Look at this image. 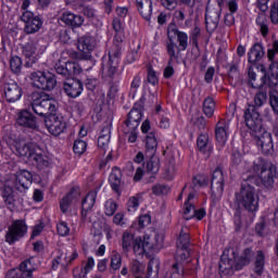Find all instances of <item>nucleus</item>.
<instances>
[{"label":"nucleus","instance_id":"47","mask_svg":"<svg viewBox=\"0 0 278 278\" xmlns=\"http://www.w3.org/2000/svg\"><path fill=\"white\" fill-rule=\"evenodd\" d=\"M155 273H160V258L157 257H152L148 264V275L151 277Z\"/></svg>","mask_w":278,"mask_h":278},{"label":"nucleus","instance_id":"44","mask_svg":"<svg viewBox=\"0 0 278 278\" xmlns=\"http://www.w3.org/2000/svg\"><path fill=\"white\" fill-rule=\"evenodd\" d=\"M159 127L161 129H168L170 127V113L162 111L159 114Z\"/></svg>","mask_w":278,"mask_h":278},{"label":"nucleus","instance_id":"60","mask_svg":"<svg viewBox=\"0 0 278 278\" xmlns=\"http://www.w3.org/2000/svg\"><path fill=\"white\" fill-rule=\"evenodd\" d=\"M150 243L153 244L152 249H160L164 244V235L154 232V242L150 241Z\"/></svg>","mask_w":278,"mask_h":278},{"label":"nucleus","instance_id":"53","mask_svg":"<svg viewBox=\"0 0 278 278\" xmlns=\"http://www.w3.org/2000/svg\"><path fill=\"white\" fill-rule=\"evenodd\" d=\"M56 231L59 236L64 237L71 233V228H68V224H66L65 222H61L56 225Z\"/></svg>","mask_w":278,"mask_h":278},{"label":"nucleus","instance_id":"26","mask_svg":"<svg viewBox=\"0 0 278 278\" xmlns=\"http://www.w3.org/2000/svg\"><path fill=\"white\" fill-rule=\"evenodd\" d=\"M264 55H266L264 46H262V43H254L248 52V62L250 64H257Z\"/></svg>","mask_w":278,"mask_h":278},{"label":"nucleus","instance_id":"22","mask_svg":"<svg viewBox=\"0 0 278 278\" xmlns=\"http://www.w3.org/2000/svg\"><path fill=\"white\" fill-rule=\"evenodd\" d=\"M197 144L200 153H202L205 157H210L212 155L214 148L212 147V142H210V135L200 134L197 140Z\"/></svg>","mask_w":278,"mask_h":278},{"label":"nucleus","instance_id":"30","mask_svg":"<svg viewBox=\"0 0 278 278\" xmlns=\"http://www.w3.org/2000/svg\"><path fill=\"white\" fill-rule=\"evenodd\" d=\"M123 179V173L121 172L119 168L114 167L109 176V182L114 190V192H117V194L121 192V184Z\"/></svg>","mask_w":278,"mask_h":278},{"label":"nucleus","instance_id":"52","mask_svg":"<svg viewBox=\"0 0 278 278\" xmlns=\"http://www.w3.org/2000/svg\"><path fill=\"white\" fill-rule=\"evenodd\" d=\"M218 23H220V20H214L212 17H205L206 30L210 31V33L216 31V28L218 27Z\"/></svg>","mask_w":278,"mask_h":278},{"label":"nucleus","instance_id":"46","mask_svg":"<svg viewBox=\"0 0 278 278\" xmlns=\"http://www.w3.org/2000/svg\"><path fill=\"white\" fill-rule=\"evenodd\" d=\"M123 264V257L121 256V253L113 251L111 255V268L113 270H118Z\"/></svg>","mask_w":278,"mask_h":278},{"label":"nucleus","instance_id":"6","mask_svg":"<svg viewBox=\"0 0 278 278\" xmlns=\"http://www.w3.org/2000/svg\"><path fill=\"white\" fill-rule=\"evenodd\" d=\"M253 173L258 177L264 188H273L275 186V179H277L278 175L277 165L258 159L253 163Z\"/></svg>","mask_w":278,"mask_h":278},{"label":"nucleus","instance_id":"13","mask_svg":"<svg viewBox=\"0 0 278 278\" xmlns=\"http://www.w3.org/2000/svg\"><path fill=\"white\" fill-rule=\"evenodd\" d=\"M46 127L52 136H60V134H64L66 131V121H64V116L58 114H50L45 119Z\"/></svg>","mask_w":278,"mask_h":278},{"label":"nucleus","instance_id":"5","mask_svg":"<svg viewBox=\"0 0 278 278\" xmlns=\"http://www.w3.org/2000/svg\"><path fill=\"white\" fill-rule=\"evenodd\" d=\"M268 98L266 91H258L254 96V105H249L244 111V121L247 127L252 131H257L262 127V119H260V112L256 108H262Z\"/></svg>","mask_w":278,"mask_h":278},{"label":"nucleus","instance_id":"33","mask_svg":"<svg viewBox=\"0 0 278 278\" xmlns=\"http://www.w3.org/2000/svg\"><path fill=\"white\" fill-rule=\"evenodd\" d=\"M170 34H172L170 31L167 33L168 41L166 42V51L169 56L168 62H173V60H177V53L181 51L179 46H177V43H175V41L173 40V36H170Z\"/></svg>","mask_w":278,"mask_h":278},{"label":"nucleus","instance_id":"38","mask_svg":"<svg viewBox=\"0 0 278 278\" xmlns=\"http://www.w3.org/2000/svg\"><path fill=\"white\" fill-rule=\"evenodd\" d=\"M188 247H190V232L188 227H182L177 240V249H188Z\"/></svg>","mask_w":278,"mask_h":278},{"label":"nucleus","instance_id":"23","mask_svg":"<svg viewBox=\"0 0 278 278\" xmlns=\"http://www.w3.org/2000/svg\"><path fill=\"white\" fill-rule=\"evenodd\" d=\"M60 21L65 25H68V27H81V25H84V17L71 11L63 12Z\"/></svg>","mask_w":278,"mask_h":278},{"label":"nucleus","instance_id":"10","mask_svg":"<svg viewBox=\"0 0 278 278\" xmlns=\"http://www.w3.org/2000/svg\"><path fill=\"white\" fill-rule=\"evenodd\" d=\"M30 79L35 88L39 90H53L55 88V76L49 72H35L30 74Z\"/></svg>","mask_w":278,"mask_h":278},{"label":"nucleus","instance_id":"58","mask_svg":"<svg viewBox=\"0 0 278 278\" xmlns=\"http://www.w3.org/2000/svg\"><path fill=\"white\" fill-rule=\"evenodd\" d=\"M168 187L166 185H155L152 187L153 194L160 197V194H168Z\"/></svg>","mask_w":278,"mask_h":278},{"label":"nucleus","instance_id":"27","mask_svg":"<svg viewBox=\"0 0 278 278\" xmlns=\"http://www.w3.org/2000/svg\"><path fill=\"white\" fill-rule=\"evenodd\" d=\"M78 256L79 254L77 253V251H67L56 256V258L52 262V267L58 268L60 264H62L63 266H66V264H71L72 262H75V260H77Z\"/></svg>","mask_w":278,"mask_h":278},{"label":"nucleus","instance_id":"28","mask_svg":"<svg viewBox=\"0 0 278 278\" xmlns=\"http://www.w3.org/2000/svg\"><path fill=\"white\" fill-rule=\"evenodd\" d=\"M142 121V113L138 109H132L128 113V118L125 122L124 127H129L130 129H138L140 122Z\"/></svg>","mask_w":278,"mask_h":278},{"label":"nucleus","instance_id":"42","mask_svg":"<svg viewBox=\"0 0 278 278\" xmlns=\"http://www.w3.org/2000/svg\"><path fill=\"white\" fill-rule=\"evenodd\" d=\"M173 33L177 38L180 51H186V49H188V34L179 30H173Z\"/></svg>","mask_w":278,"mask_h":278},{"label":"nucleus","instance_id":"32","mask_svg":"<svg viewBox=\"0 0 278 278\" xmlns=\"http://www.w3.org/2000/svg\"><path fill=\"white\" fill-rule=\"evenodd\" d=\"M157 151V139L154 132H149L146 136V153L148 157H153Z\"/></svg>","mask_w":278,"mask_h":278},{"label":"nucleus","instance_id":"9","mask_svg":"<svg viewBox=\"0 0 278 278\" xmlns=\"http://www.w3.org/2000/svg\"><path fill=\"white\" fill-rule=\"evenodd\" d=\"M22 55L26 60V66L30 67L38 62V58H40L42 50L40 49V45L36 39H28L27 42L21 46Z\"/></svg>","mask_w":278,"mask_h":278},{"label":"nucleus","instance_id":"56","mask_svg":"<svg viewBox=\"0 0 278 278\" xmlns=\"http://www.w3.org/2000/svg\"><path fill=\"white\" fill-rule=\"evenodd\" d=\"M192 218H197L198 220H203L205 218V210L204 208H199L193 211L189 216L186 217V220H190Z\"/></svg>","mask_w":278,"mask_h":278},{"label":"nucleus","instance_id":"24","mask_svg":"<svg viewBox=\"0 0 278 278\" xmlns=\"http://www.w3.org/2000/svg\"><path fill=\"white\" fill-rule=\"evenodd\" d=\"M136 5L142 18H144V21H151V15L153 14V1L136 0Z\"/></svg>","mask_w":278,"mask_h":278},{"label":"nucleus","instance_id":"17","mask_svg":"<svg viewBox=\"0 0 278 278\" xmlns=\"http://www.w3.org/2000/svg\"><path fill=\"white\" fill-rule=\"evenodd\" d=\"M256 144L261 148L263 155H273V153H275L273 136L268 131H265L261 136H257Z\"/></svg>","mask_w":278,"mask_h":278},{"label":"nucleus","instance_id":"8","mask_svg":"<svg viewBox=\"0 0 278 278\" xmlns=\"http://www.w3.org/2000/svg\"><path fill=\"white\" fill-rule=\"evenodd\" d=\"M232 258L227 256L222 257L219 262V270H242L244 266H249L251 264V260H253V250L245 249L243 255L238 260L236 258V252H232Z\"/></svg>","mask_w":278,"mask_h":278},{"label":"nucleus","instance_id":"3","mask_svg":"<svg viewBox=\"0 0 278 278\" xmlns=\"http://www.w3.org/2000/svg\"><path fill=\"white\" fill-rule=\"evenodd\" d=\"M251 177H249L239 192L235 195V224L240 225V208L244 207L247 212H257L260 207V197L255 193V187L251 186Z\"/></svg>","mask_w":278,"mask_h":278},{"label":"nucleus","instance_id":"4","mask_svg":"<svg viewBox=\"0 0 278 278\" xmlns=\"http://www.w3.org/2000/svg\"><path fill=\"white\" fill-rule=\"evenodd\" d=\"M119 245L122 247L123 253L132 251L137 256L144 255V253L153 249V243H151V237L149 235L136 237L127 230L122 233Z\"/></svg>","mask_w":278,"mask_h":278},{"label":"nucleus","instance_id":"48","mask_svg":"<svg viewBox=\"0 0 278 278\" xmlns=\"http://www.w3.org/2000/svg\"><path fill=\"white\" fill-rule=\"evenodd\" d=\"M10 67L12 73H21V68H23V61L21 56H12L10 60Z\"/></svg>","mask_w":278,"mask_h":278},{"label":"nucleus","instance_id":"43","mask_svg":"<svg viewBox=\"0 0 278 278\" xmlns=\"http://www.w3.org/2000/svg\"><path fill=\"white\" fill-rule=\"evenodd\" d=\"M97 202V191H90L87 193L85 199L83 200V207L85 210H91L94 207V203Z\"/></svg>","mask_w":278,"mask_h":278},{"label":"nucleus","instance_id":"50","mask_svg":"<svg viewBox=\"0 0 278 278\" xmlns=\"http://www.w3.org/2000/svg\"><path fill=\"white\" fill-rule=\"evenodd\" d=\"M88 148V144L84 140H75L74 142V153L77 155H83V153H86V149Z\"/></svg>","mask_w":278,"mask_h":278},{"label":"nucleus","instance_id":"19","mask_svg":"<svg viewBox=\"0 0 278 278\" xmlns=\"http://www.w3.org/2000/svg\"><path fill=\"white\" fill-rule=\"evenodd\" d=\"M31 181H34V176L29 173V170H21L15 175V189L20 192L23 190H28L29 186H31Z\"/></svg>","mask_w":278,"mask_h":278},{"label":"nucleus","instance_id":"40","mask_svg":"<svg viewBox=\"0 0 278 278\" xmlns=\"http://www.w3.org/2000/svg\"><path fill=\"white\" fill-rule=\"evenodd\" d=\"M214 110H216V102L211 97H207L203 102V113L207 118H212L214 116Z\"/></svg>","mask_w":278,"mask_h":278},{"label":"nucleus","instance_id":"41","mask_svg":"<svg viewBox=\"0 0 278 278\" xmlns=\"http://www.w3.org/2000/svg\"><path fill=\"white\" fill-rule=\"evenodd\" d=\"M40 27H42V21L40 17H35L26 24L25 31L26 34H36V31H40Z\"/></svg>","mask_w":278,"mask_h":278},{"label":"nucleus","instance_id":"15","mask_svg":"<svg viewBox=\"0 0 278 278\" xmlns=\"http://www.w3.org/2000/svg\"><path fill=\"white\" fill-rule=\"evenodd\" d=\"M225 190V174L223 169L217 167L213 172L211 180V192L213 197H220Z\"/></svg>","mask_w":278,"mask_h":278},{"label":"nucleus","instance_id":"49","mask_svg":"<svg viewBox=\"0 0 278 278\" xmlns=\"http://www.w3.org/2000/svg\"><path fill=\"white\" fill-rule=\"evenodd\" d=\"M118 205L116 204V202L114 200H108L104 204V214L106 216H114V214L116 213Z\"/></svg>","mask_w":278,"mask_h":278},{"label":"nucleus","instance_id":"35","mask_svg":"<svg viewBox=\"0 0 278 278\" xmlns=\"http://www.w3.org/2000/svg\"><path fill=\"white\" fill-rule=\"evenodd\" d=\"M146 266L140 261L135 260L131 263L130 270L132 273V277L135 278H150L149 273L146 274Z\"/></svg>","mask_w":278,"mask_h":278},{"label":"nucleus","instance_id":"16","mask_svg":"<svg viewBox=\"0 0 278 278\" xmlns=\"http://www.w3.org/2000/svg\"><path fill=\"white\" fill-rule=\"evenodd\" d=\"M16 124L20 127H26V129H38V123L36 122V116L34 113L27 110H21L16 113L15 117Z\"/></svg>","mask_w":278,"mask_h":278},{"label":"nucleus","instance_id":"20","mask_svg":"<svg viewBox=\"0 0 278 278\" xmlns=\"http://www.w3.org/2000/svg\"><path fill=\"white\" fill-rule=\"evenodd\" d=\"M4 97L9 103H16L23 97V89L16 83L4 85Z\"/></svg>","mask_w":278,"mask_h":278},{"label":"nucleus","instance_id":"1","mask_svg":"<svg viewBox=\"0 0 278 278\" xmlns=\"http://www.w3.org/2000/svg\"><path fill=\"white\" fill-rule=\"evenodd\" d=\"M255 65H251L248 70V84L251 88H269V103L271 105V110H274L275 114H278V65H270V76L264 75L257 80V74L255 71Z\"/></svg>","mask_w":278,"mask_h":278},{"label":"nucleus","instance_id":"36","mask_svg":"<svg viewBox=\"0 0 278 278\" xmlns=\"http://www.w3.org/2000/svg\"><path fill=\"white\" fill-rule=\"evenodd\" d=\"M112 129L110 126H105L102 128L101 135L98 138V147L103 149L104 151L110 146V138H111Z\"/></svg>","mask_w":278,"mask_h":278},{"label":"nucleus","instance_id":"62","mask_svg":"<svg viewBox=\"0 0 278 278\" xmlns=\"http://www.w3.org/2000/svg\"><path fill=\"white\" fill-rule=\"evenodd\" d=\"M54 71L58 73V75H62V77H65V79H68V73L66 70V65H62L61 63H56L54 65Z\"/></svg>","mask_w":278,"mask_h":278},{"label":"nucleus","instance_id":"45","mask_svg":"<svg viewBox=\"0 0 278 278\" xmlns=\"http://www.w3.org/2000/svg\"><path fill=\"white\" fill-rule=\"evenodd\" d=\"M150 160L148 161L146 168L149 173H157L160 170V159L155 157V155L148 156Z\"/></svg>","mask_w":278,"mask_h":278},{"label":"nucleus","instance_id":"11","mask_svg":"<svg viewBox=\"0 0 278 278\" xmlns=\"http://www.w3.org/2000/svg\"><path fill=\"white\" fill-rule=\"evenodd\" d=\"M27 233V224L23 219H15L9 226V229L5 233V242L9 244H14L18 242L21 238H25Z\"/></svg>","mask_w":278,"mask_h":278},{"label":"nucleus","instance_id":"63","mask_svg":"<svg viewBox=\"0 0 278 278\" xmlns=\"http://www.w3.org/2000/svg\"><path fill=\"white\" fill-rule=\"evenodd\" d=\"M270 21L274 25L278 24V4H274L270 9Z\"/></svg>","mask_w":278,"mask_h":278},{"label":"nucleus","instance_id":"37","mask_svg":"<svg viewBox=\"0 0 278 278\" xmlns=\"http://www.w3.org/2000/svg\"><path fill=\"white\" fill-rule=\"evenodd\" d=\"M2 199L9 210H14L16 200L14 199V191L11 187H4L2 191Z\"/></svg>","mask_w":278,"mask_h":278},{"label":"nucleus","instance_id":"64","mask_svg":"<svg viewBox=\"0 0 278 278\" xmlns=\"http://www.w3.org/2000/svg\"><path fill=\"white\" fill-rule=\"evenodd\" d=\"M163 8L173 11L177 8V0H161Z\"/></svg>","mask_w":278,"mask_h":278},{"label":"nucleus","instance_id":"29","mask_svg":"<svg viewBox=\"0 0 278 278\" xmlns=\"http://www.w3.org/2000/svg\"><path fill=\"white\" fill-rule=\"evenodd\" d=\"M79 199V191L72 190L68 192L61 201H60V208L63 214H66L68 210H71V204L75 203Z\"/></svg>","mask_w":278,"mask_h":278},{"label":"nucleus","instance_id":"54","mask_svg":"<svg viewBox=\"0 0 278 278\" xmlns=\"http://www.w3.org/2000/svg\"><path fill=\"white\" fill-rule=\"evenodd\" d=\"M205 17L220 21V9H210V7H207Z\"/></svg>","mask_w":278,"mask_h":278},{"label":"nucleus","instance_id":"7","mask_svg":"<svg viewBox=\"0 0 278 278\" xmlns=\"http://www.w3.org/2000/svg\"><path fill=\"white\" fill-rule=\"evenodd\" d=\"M30 105L33 112L42 118H48L58 110V102L47 93H34Z\"/></svg>","mask_w":278,"mask_h":278},{"label":"nucleus","instance_id":"57","mask_svg":"<svg viewBox=\"0 0 278 278\" xmlns=\"http://www.w3.org/2000/svg\"><path fill=\"white\" fill-rule=\"evenodd\" d=\"M184 268L180 267L179 263L173 265L170 278H182Z\"/></svg>","mask_w":278,"mask_h":278},{"label":"nucleus","instance_id":"31","mask_svg":"<svg viewBox=\"0 0 278 278\" xmlns=\"http://www.w3.org/2000/svg\"><path fill=\"white\" fill-rule=\"evenodd\" d=\"M30 162H34L39 170H43V168H49V166H51V159L42 154V150L37 151Z\"/></svg>","mask_w":278,"mask_h":278},{"label":"nucleus","instance_id":"61","mask_svg":"<svg viewBox=\"0 0 278 278\" xmlns=\"http://www.w3.org/2000/svg\"><path fill=\"white\" fill-rule=\"evenodd\" d=\"M138 225L140 227V229H144V227H149V225H151V216L148 214L141 215L139 217Z\"/></svg>","mask_w":278,"mask_h":278},{"label":"nucleus","instance_id":"14","mask_svg":"<svg viewBox=\"0 0 278 278\" xmlns=\"http://www.w3.org/2000/svg\"><path fill=\"white\" fill-rule=\"evenodd\" d=\"M13 147L17 155H21L22 157H28L30 161L34 155H36V152L40 151V148L36 146V143L23 139L15 140Z\"/></svg>","mask_w":278,"mask_h":278},{"label":"nucleus","instance_id":"12","mask_svg":"<svg viewBox=\"0 0 278 278\" xmlns=\"http://www.w3.org/2000/svg\"><path fill=\"white\" fill-rule=\"evenodd\" d=\"M34 270H36L34 258H29L23 261L18 268L9 270L4 278H34Z\"/></svg>","mask_w":278,"mask_h":278},{"label":"nucleus","instance_id":"55","mask_svg":"<svg viewBox=\"0 0 278 278\" xmlns=\"http://www.w3.org/2000/svg\"><path fill=\"white\" fill-rule=\"evenodd\" d=\"M142 83L140 76H135L131 85H130V94H132V98L136 97V92H138V88H140V84Z\"/></svg>","mask_w":278,"mask_h":278},{"label":"nucleus","instance_id":"25","mask_svg":"<svg viewBox=\"0 0 278 278\" xmlns=\"http://www.w3.org/2000/svg\"><path fill=\"white\" fill-rule=\"evenodd\" d=\"M94 47H97V40H94V37L90 35H86L79 38L78 40V50L81 51V53H92L94 51Z\"/></svg>","mask_w":278,"mask_h":278},{"label":"nucleus","instance_id":"18","mask_svg":"<svg viewBox=\"0 0 278 278\" xmlns=\"http://www.w3.org/2000/svg\"><path fill=\"white\" fill-rule=\"evenodd\" d=\"M215 138L219 147L227 144L229 138V122L220 119L215 127Z\"/></svg>","mask_w":278,"mask_h":278},{"label":"nucleus","instance_id":"34","mask_svg":"<svg viewBox=\"0 0 278 278\" xmlns=\"http://www.w3.org/2000/svg\"><path fill=\"white\" fill-rule=\"evenodd\" d=\"M266 264V256L264 255V251L258 250L256 252L255 262H254V273L257 277H262L264 275V265Z\"/></svg>","mask_w":278,"mask_h":278},{"label":"nucleus","instance_id":"51","mask_svg":"<svg viewBox=\"0 0 278 278\" xmlns=\"http://www.w3.org/2000/svg\"><path fill=\"white\" fill-rule=\"evenodd\" d=\"M140 207V197H131L127 202L128 212H136Z\"/></svg>","mask_w":278,"mask_h":278},{"label":"nucleus","instance_id":"2","mask_svg":"<svg viewBox=\"0 0 278 278\" xmlns=\"http://www.w3.org/2000/svg\"><path fill=\"white\" fill-rule=\"evenodd\" d=\"M123 38L125 33H115L114 45L109 51V56L102 59V77L114 81V79H121V72H118V61L123 53Z\"/></svg>","mask_w":278,"mask_h":278},{"label":"nucleus","instance_id":"21","mask_svg":"<svg viewBox=\"0 0 278 278\" xmlns=\"http://www.w3.org/2000/svg\"><path fill=\"white\" fill-rule=\"evenodd\" d=\"M64 91L68 97H72V99H77V97L84 92V84L77 79H67L64 83Z\"/></svg>","mask_w":278,"mask_h":278},{"label":"nucleus","instance_id":"59","mask_svg":"<svg viewBox=\"0 0 278 278\" xmlns=\"http://www.w3.org/2000/svg\"><path fill=\"white\" fill-rule=\"evenodd\" d=\"M124 134L128 135V142H136L138 140L137 129H130L129 127H124Z\"/></svg>","mask_w":278,"mask_h":278},{"label":"nucleus","instance_id":"39","mask_svg":"<svg viewBox=\"0 0 278 278\" xmlns=\"http://www.w3.org/2000/svg\"><path fill=\"white\" fill-rule=\"evenodd\" d=\"M256 25L264 38L268 36V18L265 14H258L256 17Z\"/></svg>","mask_w":278,"mask_h":278}]
</instances>
